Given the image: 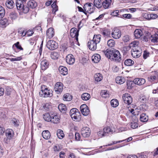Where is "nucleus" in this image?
I'll return each instance as SVG.
<instances>
[{
    "label": "nucleus",
    "instance_id": "42",
    "mask_svg": "<svg viewBox=\"0 0 158 158\" xmlns=\"http://www.w3.org/2000/svg\"><path fill=\"white\" fill-rule=\"evenodd\" d=\"M134 64V61L131 59H127L125 60L124 64L127 66H131Z\"/></svg>",
    "mask_w": 158,
    "mask_h": 158
},
{
    "label": "nucleus",
    "instance_id": "34",
    "mask_svg": "<svg viewBox=\"0 0 158 158\" xmlns=\"http://www.w3.org/2000/svg\"><path fill=\"white\" fill-rule=\"evenodd\" d=\"M94 78L95 81L98 82L101 81L103 77L101 74L97 73L94 75Z\"/></svg>",
    "mask_w": 158,
    "mask_h": 158
},
{
    "label": "nucleus",
    "instance_id": "55",
    "mask_svg": "<svg viewBox=\"0 0 158 158\" xmlns=\"http://www.w3.org/2000/svg\"><path fill=\"white\" fill-rule=\"evenodd\" d=\"M128 109L129 111L131 113H132V114L133 115L135 116L136 115H138L139 114L137 112V111H136H136H135L136 110V109H135V110L133 109H132V108L129 109V107H128Z\"/></svg>",
    "mask_w": 158,
    "mask_h": 158
},
{
    "label": "nucleus",
    "instance_id": "59",
    "mask_svg": "<svg viewBox=\"0 0 158 158\" xmlns=\"http://www.w3.org/2000/svg\"><path fill=\"white\" fill-rule=\"evenodd\" d=\"M22 10H23V11L24 13H27L29 11V7L28 6H24V5L23 8L22 9Z\"/></svg>",
    "mask_w": 158,
    "mask_h": 158
},
{
    "label": "nucleus",
    "instance_id": "13",
    "mask_svg": "<svg viewBox=\"0 0 158 158\" xmlns=\"http://www.w3.org/2000/svg\"><path fill=\"white\" fill-rule=\"evenodd\" d=\"M92 7V3H85L83 7L84 10L85 12V14H86V12H88L89 13L93 12V9Z\"/></svg>",
    "mask_w": 158,
    "mask_h": 158
},
{
    "label": "nucleus",
    "instance_id": "46",
    "mask_svg": "<svg viewBox=\"0 0 158 158\" xmlns=\"http://www.w3.org/2000/svg\"><path fill=\"white\" fill-rule=\"evenodd\" d=\"M103 130L105 135H106V134H111L113 133V131L111 128L108 127H105Z\"/></svg>",
    "mask_w": 158,
    "mask_h": 158
},
{
    "label": "nucleus",
    "instance_id": "25",
    "mask_svg": "<svg viewBox=\"0 0 158 158\" xmlns=\"http://www.w3.org/2000/svg\"><path fill=\"white\" fill-rule=\"evenodd\" d=\"M16 5L17 8L19 10H22L23 8L24 5L23 2L21 0H17L16 3Z\"/></svg>",
    "mask_w": 158,
    "mask_h": 158
},
{
    "label": "nucleus",
    "instance_id": "9",
    "mask_svg": "<svg viewBox=\"0 0 158 158\" xmlns=\"http://www.w3.org/2000/svg\"><path fill=\"white\" fill-rule=\"evenodd\" d=\"M148 80L153 83L158 82V73L156 72H152V75L148 77Z\"/></svg>",
    "mask_w": 158,
    "mask_h": 158
},
{
    "label": "nucleus",
    "instance_id": "7",
    "mask_svg": "<svg viewBox=\"0 0 158 158\" xmlns=\"http://www.w3.org/2000/svg\"><path fill=\"white\" fill-rule=\"evenodd\" d=\"M14 132L12 129H9L6 130L5 135L7 138V139L6 142L7 143H9L10 140L11 139L14 137Z\"/></svg>",
    "mask_w": 158,
    "mask_h": 158
},
{
    "label": "nucleus",
    "instance_id": "57",
    "mask_svg": "<svg viewBox=\"0 0 158 158\" xmlns=\"http://www.w3.org/2000/svg\"><path fill=\"white\" fill-rule=\"evenodd\" d=\"M13 90V89L9 87H7L6 88L5 91V94L8 96L10 95L11 93V92Z\"/></svg>",
    "mask_w": 158,
    "mask_h": 158
},
{
    "label": "nucleus",
    "instance_id": "32",
    "mask_svg": "<svg viewBox=\"0 0 158 158\" xmlns=\"http://www.w3.org/2000/svg\"><path fill=\"white\" fill-rule=\"evenodd\" d=\"M92 60L95 63H98L100 60V56L98 54H96L92 56Z\"/></svg>",
    "mask_w": 158,
    "mask_h": 158
},
{
    "label": "nucleus",
    "instance_id": "41",
    "mask_svg": "<svg viewBox=\"0 0 158 158\" xmlns=\"http://www.w3.org/2000/svg\"><path fill=\"white\" fill-rule=\"evenodd\" d=\"M63 99L64 101H70L72 99V97L69 94H67L64 95Z\"/></svg>",
    "mask_w": 158,
    "mask_h": 158
},
{
    "label": "nucleus",
    "instance_id": "1",
    "mask_svg": "<svg viewBox=\"0 0 158 158\" xmlns=\"http://www.w3.org/2000/svg\"><path fill=\"white\" fill-rule=\"evenodd\" d=\"M101 40L100 35H94L93 40H90L87 43L88 48L91 50L94 51L96 49L97 45Z\"/></svg>",
    "mask_w": 158,
    "mask_h": 158
},
{
    "label": "nucleus",
    "instance_id": "26",
    "mask_svg": "<svg viewBox=\"0 0 158 158\" xmlns=\"http://www.w3.org/2000/svg\"><path fill=\"white\" fill-rule=\"evenodd\" d=\"M125 79L123 77L121 76L117 77L115 79L116 83L119 84H123L125 82Z\"/></svg>",
    "mask_w": 158,
    "mask_h": 158
},
{
    "label": "nucleus",
    "instance_id": "52",
    "mask_svg": "<svg viewBox=\"0 0 158 158\" xmlns=\"http://www.w3.org/2000/svg\"><path fill=\"white\" fill-rule=\"evenodd\" d=\"M119 11L118 10H116L114 11L111 14V15L113 16H118L119 17H121V15L119 14Z\"/></svg>",
    "mask_w": 158,
    "mask_h": 158
},
{
    "label": "nucleus",
    "instance_id": "36",
    "mask_svg": "<svg viewBox=\"0 0 158 158\" xmlns=\"http://www.w3.org/2000/svg\"><path fill=\"white\" fill-rule=\"evenodd\" d=\"M52 115H50L48 113H47L43 115L44 119L47 122H50L51 121Z\"/></svg>",
    "mask_w": 158,
    "mask_h": 158
},
{
    "label": "nucleus",
    "instance_id": "3",
    "mask_svg": "<svg viewBox=\"0 0 158 158\" xmlns=\"http://www.w3.org/2000/svg\"><path fill=\"white\" fill-rule=\"evenodd\" d=\"M70 114L73 120L78 121L81 118V114L78 110L76 108L71 109L70 111Z\"/></svg>",
    "mask_w": 158,
    "mask_h": 158
},
{
    "label": "nucleus",
    "instance_id": "22",
    "mask_svg": "<svg viewBox=\"0 0 158 158\" xmlns=\"http://www.w3.org/2000/svg\"><path fill=\"white\" fill-rule=\"evenodd\" d=\"M60 117L57 115H52L51 122L54 123H59Z\"/></svg>",
    "mask_w": 158,
    "mask_h": 158
},
{
    "label": "nucleus",
    "instance_id": "43",
    "mask_svg": "<svg viewBox=\"0 0 158 158\" xmlns=\"http://www.w3.org/2000/svg\"><path fill=\"white\" fill-rule=\"evenodd\" d=\"M100 94L102 97L105 98L109 97V94L107 93L106 90H102Z\"/></svg>",
    "mask_w": 158,
    "mask_h": 158
},
{
    "label": "nucleus",
    "instance_id": "14",
    "mask_svg": "<svg viewBox=\"0 0 158 158\" xmlns=\"http://www.w3.org/2000/svg\"><path fill=\"white\" fill-rule=\"evenodd\" d=\"M81 134L84 137H88L90 134V129L87 127H83L81 130Z\"/></svg>",
    "mask_w": 158,
    "mask_h": 158
},
{
    "label": "nucleus",
    "instance_id": "16",
    "mask_svg": "<svg viewBox=\"0 0 158 158\" xmlns=\"http://www.w3.org/2000/svg\"><path fill=\"white\" fill-rule=\"evenodd\" d=\"M114 51H115V53H114V55L112 61L118 62H120L122 59L119 51L117 50H114Z\"/></svg>",
    "mask_w": 158,
    "mask_h": 158
},
{
    "label": "nucleus",
    "instance_id": "29",
    "mask_svg": "<svg viewBox=\"0 0 158 158\" xmlns=\"http://www.w3.org/2000/svg\"><path fill=\"white\" fill-rule=\"evenodd\" d=\"M27 5L28 7L32 9L35 8L37 6V3L34 0L30 1L28 2Z\"/></svg>",
    "mask_w": 158,
    "mask_h": 158
},
{
    "label": "nucleus",
    "instance_id": "54",
    "mask_svg": "<svg viewBox=\"0 0 158 158\" xmlns=\"http://www.w3.org/2000/svg\"><path fill=\"white\" fill-rule=\"evenodd\" d=\"M0 24L2 26H6L8 24V20L6 19H4L1 20Z\"/></svg>",
    "mask_w": 158,
    "mask_h": 158
},
{
    "label": "nucleus",
    "instance_id": "35",
    "mask_svg": "<svg viewBox=\"0 0 158 158\" xmlns=\"http://www.w3.org/2000/svg\"><path fill=\"white\" fill-rule=\"evenodd\" d=\"M56 1H55L51 5V7L52 8V13L54 15H56V12L58 10V7L56 5Z\"/></svg>",
    "mask_w": 158,
    "mask_h": 158
},
{
    "label": "nucleus",
    "instance_id": "20",
    "mask_svg": "<svg viewBox=\"0 0 158 158\" xmlns=\"http://www.w3.org/2000/svg\"><path fill=\"white\" fill-rule=\"evenodd\" d=\"M46 35L47 37L49 39L52 37L54 35V29L52 27L49 28L47 31Z\"/></svg>",
    "mask_w": 158,
    "mask_h": 158
},
{
    "label": "nucleus",
    "instance_id": "12",
    "mask_svg": "<svg viewBox=\"0 0 158 158\" xmlns=\"http://www.w3.org/2000/svg\"><path fill=\"white\" fill-rule=\"evenodd\" d=\"M114 50H116L114 49L112 50L107 49L106 51H104V53L106 57L112 60L114 55V54L115 53V51H114Z\"/></svg>",
    "mask_w": 158,
    "mask_h": 158
},
{
    "label": "nucleus",
    "instance_id": "38",
    "mask_svg": "<svg viewBox=\"0 0 158 158\" xmlns=\"http://www.w3.org/2000/svg\"><path fill=\"white\" fill-rule=\"evenodd\" d=\"M102 3L101 0H94V5L98 8H100L102 7Z\"/></svg>",
    "mask_w": 158,
    "mask_h": 158
},
{
    "label": "nucleus",
    "instance_id": "61",
    "mask_svg": "<svg viewBox=\"0 0 158 158\" xmlns=\"http://www.w3.org/2000/svg\"><path fill=\"white\" fill-rule=\"evenodd\" d=\"M75 41L76 40H74V38H72L70 40V44L71 47H73V46H74V44H78L77 43V44L76 42H75Z\"/></svg>",
    "mask_w": 158,
    "mask_h": 158
},
{
    "label": "nucleus",
    "instance_id": "24",
    "mask_svg": "<svg viewBox=\"0 0 158 158\" xmlns=\"http://www.w3.org/2000/svg\"><path fill=\"white\" fill-rule=\"evenodd\" d=\"M134 35L136 39L140 38L142 35L143 32L142 30L140 29L135 30L134 32Z\"/></svg>",
    "mask_w": 158,
    "mask_h": 158
},
{
    "label": "nucleus",
    "instance_id": "53",
    "mask_svg": "<svg viewBox=\"0 0 158 158\" xmlns=\"http://www.w3.org/2000/svg\"><path fill=\"white\" fill-rule=\"evenodd\" d=\"M11 122L15 126H18L19 125V121L15 118H12Z\"/></svg>",
    "mask_w": 158,
    "mask_h": 158
},
{
    "label": "nucleus",
    "instance_id": "6",
    "mask_svg": "<svg viewBox=\"0 0 158 158\" xmlns=\"http://www.w3.org/2000/svg\"><path fill=\"white\" fill-rule=\"evenodd\" d=\"M47 47L49 49L53 50L58 48V44L56 41L50 40L47 42Z\"/></svg>",
    "mask_w": 158,
    "mask_h": 158
},
{
    "label": "nucleus",
    "instance_id": "58",
    "mask_svg": "<svg viewBox=\"0 0 158 158\" xmlns=\"http://www.w3.org/2000/svg\"><path fill=\"white\" fill-rule=\"evenodd\" d=\"M148 154L146 152L141 153L139 156V158H147Z\"/></svg>",
    "mask_w": 158,
    "mask_h": 158
},
{
    "label": "nucleus",
    "instance_id": "21",
    "mask_svg": "<svg viewBox=\"0 0 158 158\" xmlns=\"http://www.w3.org/2000/svg\"><path fill=\"white\" fill-rule=\"evenodd\" d=\"M59 70L60 73L63 75H65L68 74V69L65 67L63 66H60L59 68Z\"/></svg>",
    "mask_w": 158,
    "mask_h": 158
},
{
    "label": "nucleus",
    "instance_id": "63",
    "mask_svg": "<svg viewBox=\"0 0 158 158\" xmlns=\"http://www.w3.org/2000/svg\"><path fill=\"white\" fill-rule=\"evenodd\" d=\"M19 42H18L16 44H15V45L17 48L19 49L20 50H23V48L21 47V45H19Z\"/></svg>",
    "mask_w": 158,
    "mask_h": 158
},
{
    "label": "nucleus",
    "instance_id": "40",
    "mask_svg": "<svg viewBox=\"0 0 158 158\" xmlns=\"http://www.w3.org/2000/svg\"><path fill=\"white\" fill-rule=\"evenodd\" d=\"M140 119L141 121L144 122L148 120V118L145 114L143 113L140 116Z\"/></svg>",
    "mask_w": 158,
    "mask_h": 158
},
{
    "label": "nucleus",
    "instance_id": "17",
    "mask_svg": "<svg viewBox=\"0 0 158 158\" xmlns=\"http://www.w3.org/2000/svg\"><path fill=\"white\" fill-rule=\"evenodd\" d=\"M66 62L70 65L73 64L75 62V58L73 55L69 54L66 57Z\"/></svg>",
    "mask_w": 158,
    "mask_h": 158
},
{
    "label": "nucleus",
    "instance_id": "39",
    "mask_svg": "<svg viewBox=\"0 0 158 158\" xmlns=\"http://www.w3.org/2000/svg\"><path fill=\"white\" fill-rule=\"evenodd\" d=\"M81 98L83 100L87 101L90 98V95L88 93H84L81 95Z\"/></svg>",
    "mask_w": 158,
    "mask_h": 158
},
{
    "label": "nucleus",
    "instance_id": "10",
    "mask_svg": "<svg viewBox=\"0 0 158 158\" xmlns=\"http://www.w3.org/2000/svg\"><path fill=\"white\" fill-rule=\"evenodd\" d=\"M122 98L124 103L128 105H130L132 102V98L128 94L125 93L123 94Z\"/></svg>",
    "mask_w": 158,
    "mask_h": 158
},
{
    "label": "nucleus",
    "instance_id": "4",
    "mask_svg": "<svg viewBox=\"0 0 158 158\" xmlns=\"http://www.w3.org/2000/svg\"><path fill=\"white\" fill-rule=\"evenodd\" d=\"M142 52V50L139 47L132 48L131 54L133 57L137 58L139 57Z\"/></svg>",
    "mask_w": 158,
    "mask_h": 158
},
{
    "label": "nucleus",
    "instance_id": "60",
    "mask_svg": "<svg viewBox=\"0 0 158 158\" xmlns=\"http://www.w3.org/2000/svg\"><path fill=\"white\" fill-rule=\"evenodd\" d=\"M10 59V60L12 61H19L22 60V57L21 56H20L19 57H17L15 58H11Z\"/></svg>",
    "mask_w": 158,
    "mask_h": 158
},
{
    "label": "nucleus",
    "instance_id": "30",
    "mask_svg": "<svg viewBox=\"0 0 158 158\" xmlns=\"http://www.w3.org/2000/svg\"><path fill=\"white\" fill-rule=\"evenodd\" d=\"M18 17V14L15 11L11 12L10 13L9 18L12 20H14Z\"/></svg>",
    "mask_w": 158,
    "mask_h": 158
},
{
    "label": "nucleus",
    "instance_id": "23",
    "mask_svg": "<svg viewBox=\"0 0 158 158\" xmlns=\"http://www.w3.org/2000/svg\"><path fill=\"white\" fill-rule=\"evenodd\" d=\"M42 135L44 139H48L50 138L51 134L48 130H45L43 131Z\"/></svg>",
    "mask_w": 158,
    "mask_h": 158
},
{
    "label": "nucleus",
    "instance_id": "44",
    "mask_svg": "<svg viewBox=\"0 0 158 158\" xmlns=\"http://www.w3.org/2000/svg\"><path fill=\"white\" fill-rule=\"evenodd\" d=\"M111 106L114 107H116L118 105V101L116 99H113L110 101Z\"/></svg>",
    "mask_w": 158,
    "mask_h": 158
},
{
    "label": "nucleus",
    "instance_id": "49",
    "mask_svg": "<svg viewBox=\"0 0 158 158\" xmlns=\"http://www.w3.org/2000/svg\"><path fill=\"white\" fill-rule=\"evenodd\" d=\"M114 41L113 39L109 40L107 42V45L110 47H114L115 45Z\"/></svg>",
    "mask_w": 158,
    "mask_h": 158
},
{
    "label": "nucleus",
    "instance_id": "31",
    "mask_svg": "<svg viewBox=\"0 0 158 158\" xmlns=\"http://www.w3.org/2000/svg\"><path fill=\"white\" fill-rule=\"evenodd\" d=\"M58 108L59 110L63 113L65 112L67 110V108L66 106L63 104H59L58 106Z\"/></svg>",
    "mask_w": 158,
    "mask_h": 158
},
{
    "label": "nucleus",
    "instance_id": "11",
    "mask_svg": "<svg viewBox=\"0 0 158 158\" xmlns=\"http://www.w3.org/2000/svg\"><path fill=\"white\" fill-rule=\"evenodd\" d=\"M63 85L60 82H57L55 85L54 90L57 94L61 93L63 89Z\"/></svg>",
    "mask_w": 158,
    "mask_h": 158
},
{
    "label": "nucleus",
    "instance_id": "5",
    "mask_svg": "<svg viewBox=\"0 0 158 158\" xmlns=\"http://www.w3.org/2000/svg\"><path fill=\"white\" fill-rule=\"evenodd\" d=\"M79 31L77 30L76 28H73L70 30V35L73 38L74 40H76L75 42L76 44L78 43V36Z\"/></svg>",
    "mask_w": 158,
    "mask_h": 158
},
{
    "label": "nucleus",
    "instance_id": "27",
    "mask_svg": "<svg viewBox=\"0 0 158 158\" xmlns=\"http://www.w3.org/2000/svg\"><path fill=\"white\" fill-rule=\"evenodd\" d=\"M14 5L15 4L14 2L12 0H7L6 2V6L7 8L9 9L12 8Z\"/></svg>",
    "mask_w": 158,
    "mask_h": 158
},
{
    "label": "nucleus",
    "instance_id": "56",
    "mask_svg": "<svg viewBox=\"0 0 158 158\" xmlns=\"http://www.w3.org/2000/svg\"><path fill=\"white\" fill-rule=\"evenodd\" d=\"M138 42L137 41H134L131 43L130 44V47L137 48L139 47L138 46Z\"/></svg>",
    "mask_w": 158,
    "mask_h": 158
},
{
    "label": "nucleus",
    "instance_id": "51",
    "mask_svg": "<svg viewBox=\"0 0 158 158\" xmlns=\"http://www.w3.org/2000/svg\"><path fill=\"white\" fill-rule=\"evenodd\" d=\"M43 107L45 110L48 111L51 108V106L50 103H46L44 105Z\"/></svg>",
    "mask_w": 158,
    "mask_h": 158
},
{
    "label": "nucleus",
    "instance_id": "8",
    "mask_svg": "<svg viewBox=\"0 0 158 158\" xmlns=\"http://www.w3.org/2000/svg\"><path fill=\"white\" fill-rule=\"evenodd\" d=\"M122 35L121 31L117 28H114L111 33L112 37L114 39H118L121 37Z\"/></svg>",
    "mask_w": 158,
    "mask_h": 158
},
{
    "label": "nucleus",
    "instance_id": "50",
    "mask_svg": "<svg viewBox=\"0 0 158 158\" xmlns=\"http://www.w3.org/2000/svg\"><path fill=\"white\" fill-rule=\"evenodd\" d=\"M51 58L53 60H56L59 57V55L56 52H52L51 55Z\"/></svg>",
    "mask_w": 158,
    "mask_h": 158
},
{
    "label": "nucleus",
    "instance_id": "47",
    "mask_svg": "<svg viewBox=\"0 0 158 158\" xmlns=\"http://www.w3.org/2000/svg\"><path fill=\"white\" fill-rule=\"evenodd\" d=\"M151 40L153 42H156L158 40V35L157 34H155L151 36Z\"/></svg>",
    "mask_w": 158,
    "mask_h": 158
},
{
    "label": "nucleus",
    "instance_id": "62",
    "mask_svg": "<svg viewBox=\"0 0 158 158\" xmlns=\"http://www.w3.org/2000/svg\"><path fill=\"white\" fill-rule=\"evenodd\" d=\"M98 136L101 137L102 136H104L105 135L104 132V130L103 131H100L98 132Z\"/></svg>",
    "mask_w": 158,
    "mask_h": 158
},
{
    "label": "nucleus",
    "instance_id": "45",
    "mask_svg": "<svg viewBox=\"0 0 158 158\" xmlns=\"http://www.w3.org/2000/svg\"><path fill=\"white\" fill-rule=\"evenodd\" d=\"M57 135L60 139H62L64 136L63 131L61 130H58L57 131Z\"/></svg>",
    "mask_w": 158,
    "mask_h": 158
},
{
    "label": "nucleus",
    "instance_id": "48",
    "mask_svg": "<svg viewBox=\"0 0 158 158\" xmlns=\"http://www.w3.org/2000/svg\"><path fill=\"white\" fill-rule=\"evenodd\" d=\"M5 14V10L2 6L0 5V21L4 16Z\"/></svg>",
    "mask_w": 158,
    "mask_h": 158
},
{
    "label": "nucleus",
    "instance_id": "18",
    "mask_svg": "<svg viewBox=\"0 0 158 158\" xmlns=\"http://www.w3.org/2000/svg\"><path fill=\"white\" fill-rule=\"evenodd\" d=\"M48 65L49 63L47 60H42L40 63V68L41 70L43 71L45 70L48 67Z\"/></svg>",
    "mask_w": 158,
    "mask_h": 158
},
{
    "label": "nucleus",
    "instance_id": "64",
    "mask_svg": "<svg viewBox=\"0 0 158 158\" xmlns=\"http://www.w3.org/2000/svg\"><path fill=\"white\" fill-rule=\"evenodd\" d=\"M26 35L27 36H29L32 35L34 33V32L32 30H29L27 31L26 32Z\"/></svg>",
    "mask_w": 158,
    "mask_h": 158
},
{
    "label": "nucleus",
    "instance_id": "28",
    "mask_svg": "<svg viewBox=\"0 0 158 158\" xmlns=\"http://www.w3.org/2000/svg\"><path fill=\"white\" fill-rule=\"evenodd\" d=\"M111 0H105L102 3V6L105 9L108 8L111 2Z\"/></svg>",
    "mask_w": 158,
    "mask_h": 158
},
{
    "label": "nucleus",
    "instance_id": "2",
    "mask_svg": "<svg viewBox=\"0 0 158 158\" xmlns=\"http://www.w3.org/2000/svg\"><path fill=\"white\" fill-rule=\"evenodd\" d=\"M41 90L39 92V95L42 97H51L53 94L52 91L48 89L45 86L41 87Z\"/></svg>",
    "mask_w": 158,
    "mask_h": 158
},
{
    "label": "nucleus",
    "instance_id": "37",
    "mask_svg": "<svg viewBox=\"0 0 158 158\" xmlns=\"http://www.w3.org/2000/svg\"><path fill=\"white\" fill-rule=\"evenodd\" d=\"M135 121H133L131 123V127L133 129H135L138 127V124L137 122L138 121V118L136 117H134Z\"/></svg>",
    "mask_w": 158,
    "mask_h": 158
},
{
    "label": "nucleus",
    "instance_id": "33",
    "mask_svg": "<svg viewBox=\"0 0 158 158\" xmlns=\"http://www.w3.org/2000/svg\"><path fill=\"white\" fill-rule=\"evenodd\" d=\"M110 29L107 28H104L102 31V34L103 36H108L110 35Z\"/></svg>",
    "mask_w": 158,
    "mask_h": 158
},
{
    "label": "nucleus",
    "instance_id": "19",
    "mask_svg": "<svg viewBox=\"0 0 158 158\" xmlns=\"http://www.w3.org/2000/svg\"><path fill=\"white\" fill-rule=\"evenodd\" d=\"M134 83L139 85H141L145 83V80L143 78H136L133 80Z\"/></svg>",
    "mask_w": 158,
    "mask_h": 158
},
{
    "label": "nucleus",
    "instance_id": "15",
    "mask_svg": "<svg viewBox=\"0 0 158 158\" xmlns=\"http://www.w3.org/2000/svg\"><path fill=\"white\" fill-rule=\"evenodd\" d=\"M81 111L82 114L84 116L88 115L89 113V110L88 107L86 104L81 105L80 107Z\"/></svg>",
    "mask_w": 158,
    "mask_h": 158
}]
</instances>
